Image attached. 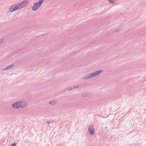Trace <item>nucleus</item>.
Instances as JSON below:
<instances>
[{
	"label": "nucleus",
	"mask_w": 146,
	"mask_h": 146,
	"mask_svg": "<svg viewBox=\"0 0 146 146\" xmlns=\"http://www.w3.org/2000/svg\"><path fill=\"white\" fill-rule=\"evenodd\" d=\"M88 131L90 134L91 135H92L95 131L94 127L92 125H89L88 128Z\"/></svg>",
	"instance_id": "6"
},
{
	"label": "nucleus",
	"mask_w": 146,
	"mask_h": 146,
	"mask_svg": "<svg viewBox=\"0 0 146 146\" xmlns=\"http://www.w3.org/2000/svg\"><path fill=\"white\" fill-rule=\"evenodd\" d=\"M108 1L110 3H113L115 1V0H108Z\"/></svg>",
	"instance_id": "13"
},
{
	"label": "nucleus",
	"mask_w": 146,
	"mask_h": 146,
	"mask_svg": "<svg viewBox=\"0 0 146 146\" xmlns=\"http://www.w3.org/2000/svg\"><path fill=\"white\" fill-rule=\"evenodd\" d=\"M89 94L87 93H84L83 94H81V96L82 97H88L89 96Z\"/></svg>",
	"instance_id": "11"
},
{
	"label": "nucleus",
	"mask_w": 146,
	"mask_h": 146,
	"mask_svg": "<svg viewBox=\"0 0 146 146\" xmlns=\"http://www.w3.org/2000/svg\"><path fill=\"white\" fill-rule=\"evenodd\" d=\"M53 122V121H51V122H50V123H51Z\"/></svg>",
	"instance_id": "17"
},
{
	"label": "nucleus",
	"mask_w": 146,
	"mask_h": 146,
	"mask_svg": "<svg viewBox=\"0 0 146 146\" xmlns=\"http://www.w3.org/2000/svg\"><path fill=\"white\" fill-rule=\"evenodd\" d=\"M72 90V88H69L67 89L66 90H68V91H70V90Z\"/></svg>",
	"instance_id": "16"
},
{
	"label": "nucleus",
	"mask_w": 146,
	"mask_h": 146,
	"mask_svg": "<svg viewBox=\"0 0 146 146\" xmlns=\"http://www.w3.org/2000/svg\"><path fill=\"white\" fill-rule=\"evenodd\" d=\"M47 123H50L49 122H48V121H47Z\"/></svg>",
	"instance_id": "19"
},
{
	"label": "nucleus",
	"mask_w": 146,
	"mask_h": 146,
	"mask_svg": "<svg viewBox=\"0 0 146 146\" xmlns=\"http://www.w3.org/2000/svg\"><path fill=\"white\" fill-rule=\"evenodd\" d=\"M103 72V70H100L98 71H96L90 73V77L91 78L94 77L99 75L101 73Z\"/></svg>",
	"instance_id": "3"
},
{
	"label": "nucleus",
	"mask_w": 146,
	"mask_h": 146,
	"mask_svg": "<svg viewBox=\"0 0 146 146\" xmlns=\"http://www.w3.org/2000/svg\"><path fill=\"white\" fill-rule=\"evenodd\" d=\"M14 66V65L13 64H11L8 65L6 68L2 70V71H3L4 70H9L11 68Z\"/></svg>",
	"instance_id": "8"
},
{
	"label": "nucleus",
	"mask_w": 146,
	"mask_h": 146,
	"mask_svg": "<svg viewBox=\"0 0 146 146\" xmlns=\"http://www.w3.org/2000/svg\"><path fill=\"white\" fill-rule=\"evenodd\" d=\"M91 78L90 73L88 75H86L82 77V79L87 80Z\"/></svg>",
	"instance_id": "9"
},
{
	"label": "nucleus",
	"mask_w": 146,
	"mask_h": 146,
	"mask_svg": "<svg viewBox=\"0 0 146 146\" xmlns=\"http://www.w3.org/2000/svg\"><path fill=\"white\" fill-rule=\"evenodd\" d=\"M1 42L0 41V44H1Z\"/></svg>",
	"instance_id": "20"
},
{
	"label": "nucleus",
	"mask_w": 146,
	"mask_h": 146,
	"mask_svg": "<svg viewBox=\"0 0 146 146\" xmlns=\"http://www.w3.org/2000/svg\"><path fill=\"white\" fill-rule=\"evenodd\" d=\"M18 9L17 4L12 6L9 9L8 13L13 12Z\"/></svg>",
	"instance_id": "5"
},
{
	"label": "nucleus",
	"mask_w": 146,
	"mask_h": 146,
	"mask_svg": "<svg viewBox=\"0 0 146 146\" xmlns=\"http://www.w3.org/2000/svg\"><path fill=\"white\" fill-rule=\"evenodd\" d=\"M16 144L15 143H13L12 144L10 145V146H16Z\"/></svg>",
	"instance_id": "14"
},
{
	"label": "nucleus",
	"mask_w": 146,
	"mask_h": 146,
	"mask_svg": "<svg viewBox=\"0 0 146 146\" xmlns=\"http://www.w3.org/2000/svg\"><path fill=\"white\" fill-rule=\"evenodd\" d=\"M44 1V0H39V1L37 3H38L39 4L41 5Z\"/></svg>",
	"instance_id": "12"
},
{
	"label": "nucleus",
	"mask_w": 146,
	"mask_h": 146,
	"mask_svg": "<svg viewBox=\"0 0 146 146\" xmlns=\"http://www.w3.org/2000/svg\"><path fill=\"white\" fill-rule=\"evenodd\" d=\"M79 86H75L74 87H73V89H74L75 88H79Z\"/></svg>",
	"instance_id": "15"
},
{
	"label": "nucleus",
	"mask_w": 146,
	"mask_h": 146,
	"mask_svg": "<svg viewBox=\"0 0 146 146\" xmlns=\"http://www.w3.org/2000/svg\"><path fill=\"white\" fill-rule=\"evenodd\" d=\"M20 108H24L28 106L27 102L24 100H21L19 101Z\"/></svg>",
	"instance_id": "2"
},
{
	"label": "nucleus",
	"mask_w": 146,
	"mask_h": 146,
	"mask_svg": "<svg viewBox=\"0 0 146 146\" xmlns=\"http://www.w3.org/2000/svg\"><path fill=\"white\" fill-rule=\"evenodd\" d=\"M41 5L38 3L36 2L33 4V6L32 7V9L33 11H36L39 9Z\"/></svg>",
	"instance_id": "4"
},
{
	"label": "nucleus",
	"mask_w": 146,
	"mask_h": 146,
	"mask_svg": "<svg viewBox=\"0 0 146 146\" xmlns=\"http://www.w3.org/2000/svg\"><path fill=\"white\" fill-rule=\"evenodd\" d=\"M57 103V101L56 100H53L49 102V104L50 105H53L56 104Z\"/></svg>",
	"instance_id": "10"
},
{
	"label": "nucleus",
	"mask_w": 146,
	"mask_h": 146,
	"mask_svg": "<svg viewBox=\"0 0 146 146\" xmlns=\"http://www.w3.org/2000/svg\"><path fill=\"white\" fill-rule=\"evenodd\" d=\"M119 31V30H115V31L117 32V31Z\"/></svg>",
	"instance_id": "18"
},
{
	"label": "nucleus",
	"mask_w": 146,
	"mask_h": 146,
	"mask_svg": "<svg viewBox=\"0 0 146 146\" xmlns=\"http://www.w3.org/2000/svg\"><path fill=\"white\" fill-rule=\"evenodd\" d=\"M29 4V2L27 0L23 1L20 3L17 4V5L18 9H21L26 7Z\"/></svg>",
	"instance_id": "1"
},
{
	"label": "nucleus",
	"mask_w": 146,
	"mask_h": 146,
	"mask_svg": "<svg viewBox=\"0 0 146 146\" xmlns=\"http://www.w3.org/2000/svg\"><path fill=\"white\" fill-rule=\"evenodd\" d=\"M12 107L16 109L20 108L19 106V101L16 102V103L13 104L12 105Z\"/></svg>",
	"instance_id": "7"
}]
</instances>
